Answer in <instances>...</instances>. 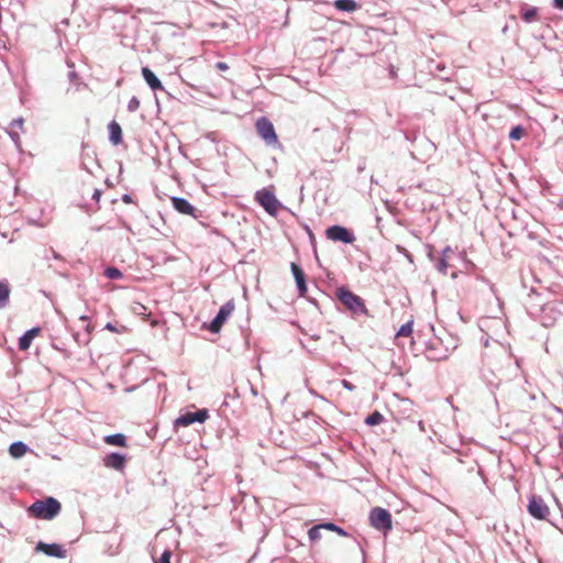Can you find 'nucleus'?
<instances>
[{
	"label": "nucleus",
	"instance_id": "obj_1",
	"mask_svg": "<svg viewBox=\"0 0 563 563\" xmlns=\"http://www.w3.org/2000/svg\"><path fill=\"white\" fill-rule=\"evenodd\" d=\"M60 510L62 505L54 497L37 499L27 508V512L31 517L46 520L54 519L56 516H58Z\"/></svg>",
	"mask_w": 563,
	"mask_h": 563
},
{
	"label": "nucleus",
	"instance_id": "obj_2",
	"mask_svg": "<svg viewBox=\"0 0 563 563\" xmlns=\"http://www.w3.org/2000/svg\"><path fill=\"white\" fill-rule=\"evenodd\" d=\"M336 297L340 302L353 314H367V309L364 305L363 299L352 292L346 287H340L336 290Z\"/></svg>",
	"mask_w": 563,
	"mask_h": 563
},
{
	"label": "nucleus",
	"instance_id": "obj_3",
	"mask_svg": "<svg viewBox=\"0 0 563 563\" xmlns=\"http://www.w3.org/2000/svg\"><path fill=\"white\" fill-rule=\"evenodd\" d=\"M255 201L269 214L277 216L278 211L284 208L283 203L276 198L275 194L266 188L255 192Z\"/></svg>",
	"mask_w": 563,
	"mask_h": 563
},
{
	"label": "nucleus",
	"instance_id": "obj_4",
	"mask_svg": "<svg viewBox=\"0 0 563 563\" xmlns=\"http://www.w3.org/2000/svg\"><path fill=\"white\" fill-rule=\"evenodd\" d=\"M369 523L373 528L384 533L393 529V519L390 512L382 507H375L371 510Z\"/></svg>",
	"mask_w": 563,
	"mask_h": 563
},
{
	"label": "nucleus",
	"instance_id": "obj_5",
	"mask_svg": "<svg viewBox=\"0 0 563 563\" xmlns=\"http://www.w3.org/2000/svg\"><path fill=\"white\" fill-rule=\"evenodd\" d=\"M324 234L328 240L333 242L353 244L356 241V236L352 230L339 224L327 228Z\"/></svg>",
	"mask_w": 563,
	"mask_h": 563
},
{
	"label": "nucleus",
	"instance_id": "obj_6",
	"mask_svg": "<svg viewBox=\"0 0 563 563\" xmlns=\"http://www.w3.org/2000/svg\"><path fill=\"white\" fill-rule=\"evenodd\" d=\"M234 301L233 299L227 301L224 305H222L216 314V317L211 320V322L208 325V330L211 333H219L224 322L228 320V318L232 314L234 310Z\"/></svg>",
	"mask_w": 563,
	"mask_h": 563
},
{
	"label": "nucleus",
	"instance_id": "obj_7",
	"mask_svg": "<svg viewBox=\"0 0 563 563\" xmlns=\"http://www.w3.org/2000/svg\"><path fill=\"white\" fill-rule=\"evenodd\" d=\"M528 512L531 517L544 520L550 514V509L542 497L533 495L529 499Z\"/></svg>",
	"mask_w": 563,
	"mask_h": 563
},
{
	"label": "nucleus",
	"instance_id": "obj_8",
	"mask_svg": "<svg viewBox=\"0 0 563 563\" xmlns=\"http://www.w3.org/2000/svg\"><path fill=\"white\" fill-rule=\"evenodd\" d=\"M256 130L258 135L268 144L277 143V135L273 123L266 118H260L256 121Z\"/></svg>",
	"mask_w": 563,
	"mask_h": 563
},
{
	"label": "nucleus",
	"instance_id": "obj_9",
	"mask_svg": "<svg viewBox=\"0 0 563 563\" xmlns=\"http://www.w3.org/2000/svg\"><path fill=\"white\" fill-rule=\"evenodd\" d=\"M35 551L42 552L48 556L64 559L66 558L67 551L57 543H45L40 541L36 547Z\"/></svg>",
	"mask_w": 563,
	"mask_h": 563
},
{
	"label": "nucleus",
	"instance_id": "obj_10",
	"mask_svg": "<svg viewBox=\"0 0 563 563\" xmlns=\"http://www.w3.org/2000/svg\"><path fill=\"white\" fill-rule=\"evenodd\" d=\"M172 203L174 209L177 210L179 213L197 218V216L195 214L196 208L187 199L181 197H173Z\"/></svg>",
	"mask_w": 563,
	"mask_h": 563
},
{
	"label": "nucleus",
	"instance_id": "obj_11",
	"mask_svg": "<svg viewBox=\"0 0 563 563\" xmlns=\"http://www.w3.org/2000/svg\"><path fill=\"white\" fill-rule=\"evenodd\" d=\"M290 269H291L292 276L296 280L297 289H298L299 294L301 296H303L308 290L307 283H306V275H305L303 271L301 269V267L299 265H297L296 263L290 264Z\"/></svg>",
	"mask_w": 563,
	"mask_h": 563
},
{
	"label": "nucleus",
	"instance_id": "obj_12",
	"mask_svg": "<svg viewBox=\"0 0 563 563\" xmlns=\"http://www.w3.org/2000/svg\"><path fill=\"white\" fill-rule=\"evenodd\" d=\"M103 461H104V465L107 467H110V468H113L117 471H121L125 465L126 459H125V455H123L121 453L112 452V453L108 454Z\"/></svg>",
	"mask_w": 563,
	"mask_h": 563
},
{
	"label": "nucleus",
	"instance_id": "obj_13",
	"mask_svg": "<svg viewBox=\"0 0 563 563\" xmlns=\"http://www.w3.org/2000/svg\"><path fill=\"white\" fill-rule=\"evenodd\" d=\"M142 76L153 91L164 90L161 80L148 67L142 68Z\"/></svg>",
	"mask_w": 563,
	"mask_h": 563
},
{
	"label": "nucleus",
	"instance_id": "obj_14",
	"mask_svg": "<svg viewBox=\"0 0 563 563\" xmlns=\"http://www.w3.org/2000/svg\"><path fill=\"white\" fill-rule=\"evenodd\" d=\"M41 329L37 327L25 331L24 334L19 338V349L26 351L31 346L32 341L38 335Z\"/></svg>",
	"mask_w": 563,
	"mask_h": 563
},
{
	"label": "nucleus",
	"instance_id": "obj_15",
	"mask_svg": "<svg viewBox=\"0 0 563 563\" xmlns=\"http://www.w3.org/2000/svg\"><path fill=\"white\" fill-rule=\"evenodd\" d=\"M109 140L112 144L118 145L122 142V129L117 121H111L108 125Z\"/></svg>",
	"mask_w": 563,
	"mask_h": 563
},
{
	"label": "nucleus",
	"instance_id": "obj_16",
	"mask_svg": "<svg viewBox=\"0 0 563 563\" xmlns=\"http://www.w3.org/2000/svg\"><path fill=\"white\" fill-rule=\"evenodd\" d=\"M29 451V446L22 441L13 442L9 448V453L14 459H20Z\"/></svg>",
	"mask_w": 563,
	"mask_h": 563
},
{
	"label": "nucleus",
	"instance_id": "obj_17",
	"mask_svg": "<svg viewBox=\"0 0 563 563\" xmlns=\"http://www.w3.org/2000/svg\"><path fill=\"white\" fill-rule=\"evenodd\" d=\"M520 15L521 19L527 22L531 23L537 20L538 16V8L536 7H528L527 4H523L520 9Z\"/></svg>",
	"mask_w": 563,
	"mask_h": 563
},
{
	"label": "nucleus",
	"instance_id": "obj_18",
	"mask_svg": "<svg viewBox=\"0 0 563 563\" xmlns=\"http://www.w3.org/2000/svg\"><path fill=\"white\" fill-rule=\"evenodd\" d=\"M360 5L354 0H335L334 8L343 12H354Z\"/></svg>",
	"mask_w": 563,
	"mask_h": 563
},
{
	"label": "nucleus",
	"instance_id": "obj_19",
	"mask_svg": "<svg viewBox=\"0 0 563 563\" xmlns=\"http://www.w3.org/2000/svg\"><path fill=\"white\" fill-rule=\"evenodd\" d=\"M194 422H195V420H194V412L188 411V412H185V413L180 415L174 421V427L176 429L180 428V427H188V426L192 424Z\"/></svg>",
	"mask_w": 563,
	"mask_h": 563
},
{
	"label": "nucleus",
	"instance_id": "obj_20",
	"mask_svg": "<svg viewBox=\"0 0 563 563\" xmlns=\"http://www.w3.org/2000/svg\"><path fill=\"white\" fill-rule=\"evenodd\" d=\"M104 442L110 445L125 446L126 438L122 433H114L104 437Z\"/></svg>",
	"mask_w": 563,
	"mask_h": 563
},
{
	"label": "nucleus",
	"instance_id": "obj_21",
	"mask_svg": "<svg viewBox=\"0 0 563 563\" xmlns=\"http://www.w3.org/2000/svg\"><path fill=\"white\" fill-rule=\"evenodd\" d=\"M10 287L7 282H0V308H4L9 303Z\"/></svg>",
	"mask_w": 563,
	"mask_h": 563
},
{
	"label": "nucleus",
	"instance_id": "obj_22",
	"mask_svg": "<svg viewBox=\"0 0 563 563\" xmlns=\"http://www.w3.org/2000/svg\"><path fill=\"white\" fill-rule=\"evenodd\" d=\"M385 420L384 416L379 411H374L368 415L365 419L367 426H378Z\"/></svg>",
	"mask_w": 563,
	"mask_h": 563
},
{
	"label": "nucleus",
	"instance_id": "obj_23",
	"mask_svg": "<svg viewBox=\"0 0 563 563\" xmlns=\"http://www.w3.org/2000/svg\"><path fill=\"white\" fill-rule=\"evenodd\" d=\"M321 525H322L323 529L336 532L339 536H342V537L349 536V533L343 528L339 527L338 525H335L333 522H323Z\"/></svg>",
	"mask_w": 563,
	"mask_h": 563
},
{
	"label": "nucleus",
	"instance_id": "obj_24",
	"mask_svg": "<svg viewBox=\"0 0 563 563\" xmlns=\"http://www.w3.org/2000/svg\"><path fill=\"white\" fill-rule=\"evenodd\" d=\"M104 276L109 279H120L122 278L123 274L119 268L109 266L104 269Z\"/></svg>",
	"mask_w": 563,
	"mask_h": 563
},
{
	"label": "nucleus",
	"instance_id": "obj_25",
	"mask_svg": "<svg viewBox=\"0 0 563 563\" xmlns=\"http://www.w3.org/2000/svg\"><path fill=\"white\" fill-rule=\"evenodd\" d=\"M321 529H323L321 523L309 529L308 537L311 542H316L321 539Z\"/></svg>",
	"mask_w": 563,
	"mask_h": 563
},
{
	"label": "nucleus",
	"instance_id": "obj_26",
	"mask_svg": "<svg viewBox=\"0 0 563 563\" xmlns=\"http://www.w3.org/2000/svg\"><path fill=\"white\" fill-rule=\"evenodd\" d=\"M412 325H413V321L412 320L406 322L397 331L396 336H409L412 333Z\"/></svg>",
	"mask_w": 563,
	"mask_h": 563
},
{
	"label": "nucleus",
	"instance_id": "obj_27",
	"mask_svg": "<svg viewBox=\"0 0 563 563\" xmlns=\"http://www.w3.org/2000/svg\"><path fill=\"white\" fill-rule=\"evenodd\" d=\"M525 130L521 125L514 126L509 132V139L519 141L523 136Z\"/></svg>",
	"mask_w": 563,
	"mask_h": 563
},
{
	"label": "nucleus",
	"instance_id": "obj_28",
	"mask_svg": "<svg viewBox=\"0 0 563 563\" xmlns=\"http://www.w3.org/2000/svg\"><path fill=\"white\" fill-rule=\"evenodd\" d=\"M209 418V411L207 409H200L194 412L195 422L203 423Z\"/></svg>",
	"mask_w": 563,
	"mask_h": 563
},
{
	"label": "nucleus",
	"instance_id": "obj_29",
	"mask_svg": "<svg viewBox=\"0 0 563 563\" xmlns=\"http://www.w3.org/2000/svg\"><path fill=\"white\" fill-rule=\"evenodd\" d=\"M448 266L446 258L442 256L435 263V268L443 275L448 273Z\"/></svg>",
	"mask_w": 563,
	"mask_h": 563
},
{
	"label": "nucleus",
	"instance_id": "obj_30",
	"mask_svg": "<svg viewBox=\"0 0 563 563\" xmlns=\"http://www.w3.org/2000/svg\"><path fill=\"white\" fill-rule=\"evenodd\" d=\"M172 555H173L172 551L169 549H166L162 553L159 559L154 561V563H170Z\"/></svg>",
	"mask_w": 563,
	"mask_h": 563
},
{
	"label": "nucleus",
	"instance_id": "obj_31",
	"mask_svg": "<svg viewBox=\"0 0 563 563\" xmlns=\"http://www.w3.org/2000/svg\"><path fill=\"white\" fill-rule=\"evenodd\" d=\"M140 108V100L136 97H132L128 102V111L135 112Z\"/></svg>",
	"mask_w": 563,
	"mask_h": 563
},
{
	"label": "nucleus",
	"instance_id": "obj_32",
	"mask_svg": "<svg viewBox=\"0 0 563 563\" xmlns=\"http://www.w3.org/2000/svg\"><path fill=\"white\" fill-rule=\"evenodd\" d=\"M75 340L79 343V344H88L89 341H90V336H88V334H80V333H76L75 335Z\"/></svg>",
	"mask_w": 563,
	"mask_h": 563
},
{
	"label": "nucleus",
	"instance_id": "obj_33",
	"mask_svg": "<svg viewBox=\"0 0 563 563\" xmlns=\"http://www.w3.org/2000/svg\"><path fill=\"white\" fill-rule=\"evenodd\" d=\"M396 249L400 254H402V256H405L406 258H408L409 262L412 263V255L406 247L397 245Z\"/></svg>",
	"mask_w": 563,
	"mask_h": 563
},
{
	"label": "nucleus",
	"instance_id": "obj_34",
	"mask_svg": "<svg viewBox=\"0 0 563 563\" xmlns=\"http://www.w3.org/2000/svg\"><path fill=\"white\" fill-rule=\"evenodd\" d=\"M23 119L22 118H18V119H14L12 122H11V126L12 128H19V129H22L23 126Z\"/></svg>",
	"mask_w": 563,
	"mask_h": 563
},
{
	"label": "nucleus",
	"instance_id": "obj_35",
	"mask_svg": "<svg viewBox=\"0 0 563 563\" xmlns=\"http://www.w3.org/2000/svg\"><path fill=\"white\" fill-rule=\"evenodd\" d=\"M342 386L350 391H353L356 388L355 385H353L351 382L346 379L342 380Z\"/></svg>",
	"mask_w": 563,
	"mask_h": 563
},
{
	"label": "nucleus",
	"instance_id": "obj_36",
	"mask_svg": "<svg viewBox=\"0 0 563 563\" xmlns=\"http://www.w3.org/2000/svg\"><path fill=\"white\" fill-rule=\"evenodd\" d=\"M216 68L219 69V70H227L229 68V66L224 62H218L216 64Z\"/></svg>",
	"mask_w": 563,
	"mask_h": 563
},
{
	"label": "nucleus",
	"instance_id": "obj_37",
	"mask_svg": "<svg viewBox=\"0 0 563 563\" xmlns=\"http://www.w3.org/2000/svg\"><path fill=\"white\" fill-rule=\"evenodd\" d=\"M48 252L52 254V257H53L54 260H62V258H63V257H62V255H60L59 253H57V252H56L54 249H52V247L48 250Z\"/></svg>",
	"mask_w": 563,
	"mask_h": 563
},
{
	"label": "nucleus",
	"instance_id": "obj_38",
	"mask_svg": "<svg viewBox=\"0 0 563 563\" xmlns=\"http://www.w3.org/2000/svg\"><path fill=\"white\" fill-rule=\"evenodd\" d=\"M553 5L559 10H563V0H553Z\"/></svg>",
	"mask_w": 563,
	"mask_h": 563
},
{
	"label": "nucleus",
	"instance_id": "obj_39",
	"mask_svg": "<svg viewBox=\"0 0 563 563\" xmlns=\"http://www.w3.org/2000/svg\"><path fill=\"white\" fill-rule=\"evenodd\" d=\"M104 329L109 330V331H112V332H118V329L114 327L113 323L111 322H108L106 325H104Z\"/></svg>",
	"mask_w": 563,
	"mask_h": 563
},
{
	"label": "nucleus",
	"instance_id": "obj_40",
	"mask_svg": "<svg viewBox=\"0 0 563 563\" xmlns=\"http://www.w3.org/2000/svg\"><path fill=\"white\" fill-rule=\"evenodd\" d=\"M100 197H101V191L99 189H96L92 195V199L98 202L100 200Z\"/></svg>",
	"mask_w": 563,
	"mask_h": 563
},
{
	"label": "nucleus",
	"instance_id": "obj_41",
	"mask_svg": "<svg viewBox=\"0 0 563 563\" xmlns=\"http://www.w3.org/2000/svg\"><path fill=\"white\" fill-rule=\"evenodd\" d=\"M122 201H123V202H125V203H131V202H132V197H131V195H129V194H124V195L122 196Z\"/></svg>",
	"mask_w": 563,
	"mask_h": 563
},
{
	"label": "nucleus",
	"instance_id": "obj_42",
	"mask_svg": "<svg viewBox=\"0 0 563 563\" xmlns=\"http://www.w3.org/2000/svg\"><path fill=\"white\" fill-rule=\"evenodd\" d=\"M451 252H452V249L450 246L444 247V250L442 251V257L446 258V254H449Z\"/></svg>",
	"mask_w": 563,
	"mask_h": 563
},
{
	"label": "nucleus",
	"instance_id": "obj_43",
	"mask_svg": "<svg viewBox=\"0 0 563 563\" xmlns=\"http://www.w3.org/2000/svg\"><path fill=\"white\" fill-rule=\"evenodd\" d=\"M68 77L70 81H74L77 78V74L75 71H69Z\"/></svg>",
	"mask_w": 563,
	"mask_h": 563
},
{
	"label": "nucleus",
	"instance_id": "obj_44",
	"mask_svg": "<svg viewBox=\"0 0 563 563\" xmlns=\"http://www.w3.org/2000/svg\"><path fill=\"white\" fill-rule=\"evenodd\" d=\"M92 329H93L92 325L87 324L86 325V333L85 334H88V336H90V333H91Z\"/></svg>",
	"mask_w": 563,
	"mask_h": 563
},
{
	"label": "nucleus",
	"instance_id": "obj_45",
	"mask_svg": "<svg viewBox=\"0 0 563 563\" xmlns=\"http://www.w3.org/2000/svg\"><path fill=\"white\" fill-rule=\"evenodd\" d=\"M437 70H439L440 73L444 71L445 70V66L443 64H438L437 65Z\"/></svg>",
	"mask_w": 563,
	"mask_h": 563
},
{
	"label": "nucleus",
	"instance_id": "obj_46",
	"mask_svg": "<svg viewBox=\"0 0 563 563\" xmlns=\"http://www.w3.org/2000/svg\"><path fill=\"white\" fill-rule=\"evenodd\" d=\"M80 320L86 321V320H88V317L87 316H81Z\"/></svg>",
	"mask_w": 563,
	"mask_h": 563
},
{
	"label": "nucleus",
	"instance_id": "obj_47",
	"mask_svg": "<svg viewBox=\"0 0 563 563\" xmlns=\"http://www.w3.org/2000/svg\"><path fill=\"white\" fill-rule=\"evenodd\" d=\"M309 353H311V349L306 347V345H302Z\"/></svg>",
	"mask_w": 563,
	"mask_h": 563
}]
</instances>
